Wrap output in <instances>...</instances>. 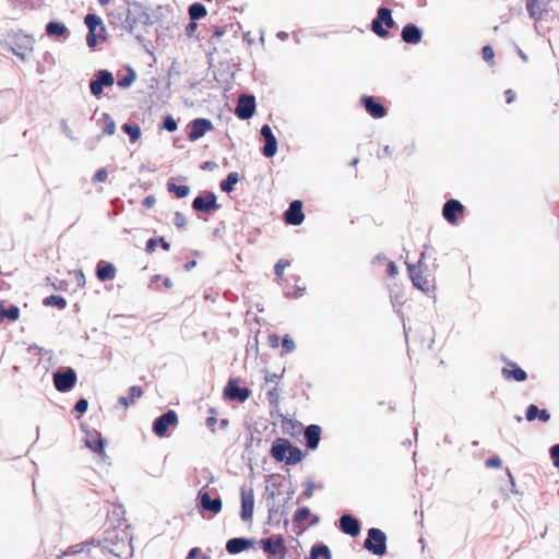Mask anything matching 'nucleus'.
Returning <instances> with one entry per match:
<instances>
[{
  "mask_svg": "<svg viewBox=\"0 0 559 559\" xmlns=\"http://www.w3.org/2000/svg\"><path fill=\"white\" fill-rule=\"evenodd\" d=\"M108 173L105 168L98 169L93 176V182H104L107 180Z\"/></svg>",
  "mask_w": 559,
  "mask_h": 559,
  "instance_id": "nucleus-49",
  "label": "nucleus"
},
{
  "mask_svg": "<svg viewBox=\"0 0 559 559\" xmlns=\"http://www.w3.org/2000/svg\"><path fill=\"white\" fill-rule=\"evenodd\" d=\"M82 550H83V547L71 546L59 558H62L63 556L75 555V554L81 552Z\"/></svg>",
  "mask_w": 559,
  "mask_h": 559,
  "instance_id": "nucleus-54",
  "label": "nucleus"
},
{
  "mask_svg": "<svg viewBox=\"0 0 559 559\" xmlns=\"http://www.w3.org/2000/svg\"><path fill=\"white\" fill-rule=\"evenodd\" d=\"M224 396L229 401L245 402L250 396V390L240 388L237 380H229L224 388Z\"/></svg>",
  "mask_w": 559,
  "mask_h": 559,
  "instance_id": "nucleus-13",
  "label": "nucleus"
},
{
  "mask_svg": "<svg viewBox=\"0 0 559 559\" xmlns=\"http://www.w3.org/2000/svg\"><path fill=\"white\" fill-rule=\"evenodd\" d=\"M255 110V98L253 95L242 94L237 100L235 114L239 119L247 120L251 118Z\"/></svg>",
  "mask_w": 559,
  "mask_h": 559,
  "instance_id": "nucleus-9",
  "label": "nucleus"
},
{
  "mask_svg": "<svg viewBox=\"0 0 559 559\" xmlns=\"http://www.w3.org/2000/svg\"><path fill=\"white\" fill-rule=\"evenodd\" d=\"M266 395H267V400H269L271 405H274V406L278 405L280 396H278V392H277L276 388H273V389L269 390Z\"/></svg>",
  "mask_w": 559,
  "mask_h": 559,
  "instance_id": "nucleus-47",
  "label": "nucleus"
},
{
  "mask_svg": "<svg viewBox=\"0 0 559 559\" xmlns=\"http://www.w3.org/2000/svg\"><path fill=\"white\" fill-rule=\"evenodd\" d=\"M282 427L285 433L294 435L295 432H300L302 425L292 419H285L283 420Z\"/></svg>",
  "mask_w": 559,
  "mask_h": 559,
  "instance_id": "nucleus-39",
  "label": "nucleus"
},
{
  "mask_svg": "<svg viewBox=\"0 0 559 559\" xmlns=\"http://www.w3.org/2000/svg\"><path fill=\"white\" fill-rule=\"evenodd\" d=\"M157 242H158V240L156 238L148 239L146 242V248H145L146 252L153 253L156 249Z\"/></svg>",
  "mask_w": 559,
  "mask_h": 559,
  "instance_id": "nucleus-53",
  "label": "nucleus"
},
{
  "mask_svg": "<svg viewBox=\"0 0 559 559\" xmlns=\"http://www.w3.org/2000/svg\"><path fill=\"white\" fill-rule=\"evenodd\" d=\"M486 467H500L501 466V460L498 456H493L488 459L485 462Z\"/></svg>",
  "mask_w": 559,
  "mask_h": 559,
  "instance_id": "nucleus-52",
  "label": "nucleus"
},
{
  "mask_svg": "<svg viewBox=\"0 0 559 559\" xmlns=\"http://www.w3.org/2000/svg\"><path fill=\"white\" fill-rule=\"evenodd\" d=\"M114 82L112 74L106 70H102L90 84L91 93L98 97L102 95L104 86H111Z\"/></svg>",
  "mask_w": 559,
  "mask_h": 559,
  "instance_id": "nucleus-15",
  "label": "nucleus"
},
{
  "mask_svg": "<svg viewBox=\"0 0 559 559\" xmlns=\"http://www.w3.org/2000/svg\"><path fill=\"white\" fill-rule=\"evenodd\" d=\"M331 559V551L325 545H317L311 548L310 556L306 559Z\"/></svg>",
  "mask_w": 559,
  "mask_h": 559,
  "instance_id": "nucleus-32",
  "label": "nucleus"
},
{
  "mask_svg": "<svg viewBox=\"0 0 559 559\" xmlns=\"http://www.w3.org/2000/svg\"><path fill=\"white\" fill-rule=\"evenodd\" d=\"M122 130L130 136V141L135 143L141 138V129L138 124L124 123Z\"/></svg>",
  "mask_w": 559,
  "mask_h": 559,
  "instance_id": "nucleus-38",
  "label": "nucleus"
},
{
  "mask_svg": "<svg viewBox=\"0 0 559 559\" xmlns=\"http://www.w3.org/2000/svg\"><path fill=\"white\" fill-rule=\"evenodd\" d=\"M102 120H103V128H102V133L99 135V138L102 136H106V135H112L116 131V122L115 120L110 117L109 114H103V117H102Z\"/></svg>",
  "mask_w": 559,
  "mask_h": 559,
  "instance_id": "nucleus-31",
  "label": "nucleus"
},
{
  "mask_svg": "<svg viewBox=\"0 0 559 559\" xmlns=\"http://www.w3.org/2000/svg\"><path fill=\"white\" fill-rule=\"evenodd\" d=\"M129 394H130V399L135 402L136 399H140L142 397L143 395V390L141 386L139 385H132L130 389H129Z\"/></svg>",
  "mask_w": 559,
  "mask_h": 559,
  "instance_id": "nucleus-46",
  "label": "nucleus"
},
{
  "mask_svg": "<svg viewBox=\"0 0 559 559\" xmlns=\"http://www.w3.org/2000/svg\"><path fill=\"white\" fill-rule=\"evenodd\" d=\"M361 103L364 104L366 110L373 117V118H382L384 117V106L376 103L374 98L372 96H362Z\"/></svg>",
  "mask_w": 559,
  "mask_h": 559,
  "instance_id": "nucleus-24",
  "label": "nucleus"
},
{
  "mask_svg": "<svg viewBox=\"0 0 559 559\" xmlns=\"http://www.w3.org/2000/svg\"><path fill=\"white\" fill-rule=\"evenodd\" d=\"M538 418L540 421L546 423L549 420L550 415L547 409H538L534 404H531L526 409V419L533 421Z\"/></svg>",
  "mask_w": 559,
  "mask_h": 559,
  "instance_id": "nucleus-28",
  "label": "nucleus"
},
{
  "mask_svg": "<svg viewBox=\"0 0 559 559\" xmlns=\"http://www.w3.org/2000/svg\"><path fill=\"white\" fill-rule=\"evenodd\" d=\"M261 134L264 138L265 145L263 147V154L266 157H272L276 154L277 151V141L274 136L269 124H264L261 128Z\"/></svg>",
  "mask_w": 559,
  "mask_h": 559,
  "instance_id": "nucleus-20",
  "label": "nucleus"
},
{
  "mask_svg": "<svg viewBox=\"0 0 559 559\" xmlns=\"http://www.w3.org/2000/svg\"><path fill=\"white\" fill-rule=\"evenodd\" d=\"M394 25V21L391 15V11L386 9V28H390Z\"/></svg>",
  "mask_w": 559,
  "mask_h": 559,
  "instance_id": "nucleus-62",
  "label": "nucleus"
},
{
  "mask_svg": "<svg viewBox=\"0 0 559 559\" xmlns=\"http://www.w3.org/2000/svg\"><path fill=\"white\" fill-rule=\"evenodd\" d=\"M504 95H506V102L508 104H511V103H513L515 100L516 96H515V93L512 90H507L504 92Z\"/></svg>",
  "mask_w": 559,
  "mask_h": 559,
  "instance_id": "nucleus-59",
  "label": "nucleus"
},
{
  "mask_svg": "<svg viewBox=\"0 0 559 559\" xmlns=\"http://www.w3.org/2000/svg\"><path fill=\"white\" fill-rule=\"evenodd\" d=\"M254 509V496L252 489L241 491V512L240 516L243 521L252 519Z\"/></svg>",
  "mask_w": 559,
  "mask_h": 559,
  "instance_id": "nucleus-19",
  "label": "nucleus"
},
{
  "mask_svg": "<svg viewBox=\"0 0 559 559\" xmlns=\"http://www.w3.org/2000/svg\"><path fill=\"white\" fill-rule=\"evenodd\" d=\"M116 267L111 263L99 262L96 269V276L99 281H111L116 277Z\"/></svg>",
  "mask_w": 559,
  "mask_h": 559,
  "instance_id": "nucleus-25",
  "label": "nucleus"
},
{
  "mask_svg": "<svg viewBox=\"0 0 559 559\" xmlns=\"http://www.w3.org/2000/svg\"><path fill=\"white\" fill-rule=\"evenodd\" d=\"M322 429L319 425H310L305 429V438L307 447L310 450H316L321 439Z\"/></svg>",
  "mask_w": 559,
  "mask_h": 559,
  "instance_id": "nucleus-23",
  "label": "nucleus"
},
{
  "mask_svg": "<svg viewBox=\"0 0 559 559\" xmlns=\"http://www.w3.org/2000/svg\"><path fill=\"white\" fill-rule=\"evenodd\" d=\"M157 240L164 250L168 251L170 249V243L167 242L163 237L158 238Z\"/></svg>",
  "mask_w": 559,
  "mask_h": 559,
  "instance_id": "nucleus-63",
  "label": "nucleus"
},
{
  "mask_svg": "<svg viewBox=\"0 0 559 559\" xmlns=\"http://www.w3.org/2000/svg\"><path fill=\"white\" fill-rule=\"evenodd\" d=\"M189 15L192 21L200 20L206 15V9L203 4L195 2L189 7Z\"/></svg>",
  "mask_w": 559,
  "mask_h": 559,
  "instance_id": "nucleus-36",
  "label": "nucleus"
},
{
  "mask_svg": "<svg viewBox=\"0 0 559 559\" xmlns=\"http://www.w3.org/2000/svg\"><path fill=\"white\" fill-rule=\"evenodd\" d=\"M502 377L507 380L523 382L527 379V373L514 361L507 360L506 366L501 370Z\"/></svg>",
  "mask_w": 559,
  "mask_h": 559,
  "instance_id": "nucleus-17",
  "label": "nucleus"
},
{
  "mask_svg": "<svg viewBox=\"0 0 559 559\" xmlns=\"http://www.w3.org/2000/svg\"><path fill=\"white\" fill-rule=\"evenodd\" d=\"M86 447L100 455L105 454V439L97 431H88L85 439Z\"/></svg>",
  "mask_w": 559,
  "mask_h": 559,
  "instance_id": "nucleus-22",
  "label": "nucleus"
},
{
  "mask_svg": "<svg viewBox=\"0 0 559 559\" xmlns=\"http://www.w3.org/2000/svg\"><path fill=\"white\" fill-rule=\"evenodd\" d=\"M267 340H269V344H270L273 348L278 347V345H280V337H278L276 334H271V335H269Z\"/></svg>",
  "mask_w": 559,
  "mask_h": 559,
  "instance_id": "nucleus-57",
  "label": "nucleus"
},
{
  "mask_svg": "<svg viewBox=\"0 0 559 559\" xmlns=\"http://www.w3.org/2000/svg\"><path fill=\"white\" fill-rule=\"evenodd\" d=\"M163 127L169 132H174L178 128L176 120L171 116L165 117Z\"/></svg>",
  "mask_w": 559,
  "mask_h": 559,
  "instance_id": "nucleus-45",
  "label": "nucleus"
},
{
  "mask_svg": "<svg viewBox=\"0 0 559 559\" xmlns=\"http://www.w3.org/2000/svg\"><path fill=\"white\" fill-rule=\"evenodd\" d=\"M483 59L492 64L495 59V51L490 46H484L481 49Z\"/></svg>",
  "mask_w": 559,
  "mask_h": 559,
  "instance_id": "nucleus-44",
  "label": "nucleus"
},
{
  "mask_svg": "<svg viewBox=\"0 0 559 559\" xmlns=\"http://www.w3.org/2000/svg\"><path fill=\"white\" fill-rule=\"evenodd\" d=\"M44 306L56 307L58 309H64L67 307V300L60 295H50L43 300Z\"/></svg>",
  "mask_w": 559,
  "mask_h": 559,
  "instance_id": "nucleus-34",
  "label": "nucleus"
},
{
  "mask_svg": "<svg viewBox=\"0 0 559 559\" xmlns=\"http://www.w3.org/2000/svg\"><path fill=\"white\" fill-rule=\"evenodd\" d=\"M550 456L554 465L559 468V443L550 449Z\"/></svg>",
  "mask_w": 559,
  "mask_h": 559,
  "instance_id": "nucleus-50",
  "label": "nucleus"
},
{
  "mask_svg": "<svg viewBox=\"0 0 559 559\" xmlns=\"http://www.w3.org/2000/svg\"><path fill=\"white\" fill-rule=\"evenodd\" d=\"M167 190L175 193L179 199L186 198L190 192V188L188 186H178L173 181L167 183Z\"/></svg>",
  "mask_w": 559,
  "mask_h": 559,
  "instance_id": "nucleus-37",
  "label": "nucleus"
},
{
  "mask_svg": "<svg viewBox=\"0 0 559 559\" xmlns=\"http://www.w3.org/2000/svg\"><path fill=\"white\" fill-rule=\"evenodd\" d=\"M464 210L465 209L460 201L451 199L444 203L442 215L448 223L454 225L459 222V217L463 215Z\"/></svg>",
  "mask_w": 559,
  "mask_h": 559,
  "instance_id": "nucleus-11",
  "label": "nucleus"
},
{
  "mask_svg": "<svg viewBox=\"0 0 559 559\" xmlns=\"http://www.w3.org/2000/svg\"><path fill=\"white\" fill-rule=\"evenodd\" d=\"M271 455L277 462L297 464L302 460V452L299 448L292 445L285 438H277L271 448Z\"/></svg>",
  "mask_w": 559,
  "mask_h": 559,
  "instance_id": "nucleus-1",
  "label": "nucleus"
},
{
  "mask_svg": "<svg viewBox=\"0 0 559 559\" xmlns=\"http://www.w3.org/2000/svg\"><path fill=\"white\" fill-rule=\"evenodd\" d=\"M174 224L178 227V228H183L186 227L187 225V218L186 216L180 213V212H176L175 213V217H174Z\"/></svg>",
  "mask_w": 559,
  "mask_h": 559,
  "instance_id": "nucleus-48",
  "label": "nucleus"
},
{
  "mask_svg": "<svg viewBox=\"0 0 559 559\" xmlns=\"http://www.w3.org/2000/svg\"><path fill=\"white\" fill-rule=\"evenodd\" d=\"M213 129V124L209 119L205 118H197L190 124V132L188 138L190 141L194 142L201 139L206 132Z\"/></svg>",
  "mask_w": 559,
  "mask_h": 559,
  "instance_id": "nucleus-14",
  "label": "nucleus"
},
{
  "mask_svg": "<svg viewBox=\"0 0 559 559\" xmlns=\"http://www.w3.org/2000/svg\"><path fill=\"white\" fill-rule=\"evenodd\" d=\"M178 425V415L175 411L170 409L157 417L153 424V432L157 437H165L170 427Z\"/></svg>",
  "mask_w": 559,
  "mask_h": 559,
  "instance_id": "nucleus-6",
  "label": "nucleus"
},
{
  "mask_svg": "<svg viewBox=\"0 0 559 559\" xmlns=\"http://www.w3.org/2000/svg\"><path fill=\"white\" fill-rule=\"evenodd\" d=\"M262 550L269 558L284 559L287 555V547L285 546V538L283 535H272L259 542Z\"/></svg>",
  "mask_w": 559,
  "mask_h": 559,
  "instance_id": "nucleus-3",
  "label": "nucleus"
},
{
  "mask_svg": "<svg viewBox=\"0 0 559 559\" xmlns=\"http://www.w3.org/2000/svg\"><path fill=\"white\" fill-rule=\"evenodd\" d=\"M284 218L286 224L298 226L304 219L305 215L302 212V202L300 200H295L289 204L288 210L284 214Z\"/></svg>",
  "mask_w": 559,
  "mask_h": 559,
  "instance_id": "nucleus-16",
  "label": "nucleus"
},
{
  "mask_svg": "<svg viewBox=\"0 0 559 559\" xmlns=\"http://www.w3.org/2000/svg\"><path fill=\"white\" fill-rule=\"evenodd\" d=\"M238 181L239 175L237 173H229L227 178L221 182V189L226 193H230Z\"/></svg>",
  "mask_w": 559,
  "mask_h": 559,
  "instance_id": "nucleus-35",
  "label": "nucleus"
},
{
  "mask_svg": "<svg viewBox=\"0 0 559 559\" xmlns=\"http://www.w3.org/2000/svg\"><path fill=\"white\" fill-rule=\"evenodd\" d=\"M310 516V510L307 507L298 508L294 514V522L302 525Z\"/></svg>",
  "mask_w": 559,
  "mask_h": 559,
  "instance_id": "nucleus-40",
  "label": "nucleus"
},
{
  "mask_svg": "<svg viewBox=\"0 0 559 559\" xmlns=\"http://www.w3.org/2000/svg\"><path fill=\"white\" fill-rule=\"evenodd\" d=\"M551 0H526V10L528 15L535 22L544 20L549 12Z\"/></svg>",
  "mask_w": 559,
  "mask_h": 559,
  "instance_id": "nucleus-10",
  "label": "nucleus"
},
{
  "mask_svg": "<svg viewBox=\"0 0 559 559\" xmlns=\"http://www.w3.org/2000/svg\"><path fill=\"white\" fill-rule=\"evenodd\" d=\"M46 33L49 36H66L69 32L64 24L59 22H49L46 26Z\"/></svg>",
  "mask_w": 559,
  "mask_h": 559,
  "instance_id": "nucleus-30",
  "label": "nucleus"
},
{
  "mask_svg": "<svg viewBox=\"0 0 559 559\" xmlns=\"http://www.w3.org/2000/svg\"><path fill=\"white\" fill-rule=\"evenodd\" d=\"M364 547L374 555H384V533L379 528H370Z\"/></svg>",
  "mask_w": 559,
  "mask_h": 559,
  "instance_id": "nucleus-8",
  "label": "nucleus"
},
{
  "mask_svg": "<svg viewBox=\"0 0 559 559\" xmlns=\"http://www.w3.org/2000/svg\"><path fill=\"white\" fill-rule=\"evenodd\" d=\"M118 403L123 407V408H128L130 407V405H132L134 402L130 399V397H126V396H120L119 400H118Z\"/></svg>",
  "mask_w": 559,
  "mask_h": 559,
  "instance_id": "nucleus-56",
  "label": "nucleus"
},
{
  "mask_svg": "<svg viewBox=\"0 0 559 559\" xmlns=\"http://www.w3.org/2000/svg\"><path fill=\"white\" fill-rule=\"evenodd\" d=\"M402 38L407 44H418L421 40V32L414 24H407L402 31Z\"/></svg>",
  "mask_w": 559,
  "mask_h": 559,
  "instance_id": "nucleus-26",
  "label": "nucleus"
},
{
  "mask_svg": "<svg viewBox=\"0 0 559 559\" xmlns=\"http://www.w3.org/2000/svg\"><path fill=\"white\" fill-rule=\"evenodd\" d=\"M251 540L246 538H231L226 544V550L229 554H239L251 546Z\"/></svg>",
  "mask_w": 559,
  "mask_h": 559,
  "instance_id": "nucleus-27",
  "label": "nucleus"
},
{
  "mask_svg": "<svg viewBox=\"0 0 559 559\" xmlns=\"http://www.w3.org/2000/svg\"><path fill=\"white\" fill-rule=\"evenodd\" d=\"M384 7L378 9L377 17L372 22V31L380 37H384Z\"/></svg>",
  "mask_w": 559,
  "mask_h": 559,
  "instance_id": "nucleus-33",
  "label": "nucleus"
},
{
  "mask_svg": "<svg viewBox=\"0 0 559 559\" xmlns=\"http://www.w3.org/2000/svg\"><path fill=\"white\" fill-rule=\"evenodd\" d=\"M201 555V550L199 548H192L188 554V559H195Z\"/></svg>",
  "mask_w": 559,
  "mask_h": 559,
  "instance_id": "nucleus-61",
  "label": "nucleus"
},
{
  "mask_svg": "<svg viewBox=\"0 0 559 559\" xmlns=\"http://www.w3.org/2000/svg\"><path fill=\"white\" fill-rule=\"evenodd\" d=\"M210 416H207L205 424L211 429L212 432H215V425L217 423V411L213 407L209 409Z\"/></svg>",
  "mask_w": 559,
  "mask_h": 559,
  "instance_id": "nucleus-43",
  "label": "nucleus"
},
{
  "mask_svg": "<svg viewBox=\"0 0 559 559\" xmlns=\"http://www.w3.org/2000/svg\"><path fill=\"white\" fill-rule=\"evenodd\" d=\"M198 499L200 501V506L202 507V509L210 511L214 514L221 512L223 506L221 498L217 497L212 499L210 492L206 491L204 488H202L199 491Z\"/></svg>",
  "mask_w": 559,
  "mask_h": 559,
  "instance_id": "nucleus-18",
  "label": "nucleus"
},
{
  "mask_svg": "<svg viewBox=\"0 0 559 559\" xmlns=\"http://www.w3.org/2000/svg\"><path fill=\"white\" fill-rule=\"evenodd\" d=\"M11 46L14 55L24 58L27 52L33 50L34 38L19 31L11 36Z\"/></svg>",
  "mask_w": 559,
  "mask_h": 559,
  "instance_id": "nucleus-5",
  "label": "nucleus"
},
{
  "mask_svg": "<svg viewBox=\"0 0 559 559\" xmlns=\"http://www.w3.org/2000/svg\"><path fill=\"white\" fill-rule=\"evenodd\" d=\"M88 407V402L85 399H81L76 402L74 409L81 414L85 413Z\"/></svg>",
  "mask_w": 559,
  "mask_h": 559,
  "instance_id": "nucleus-51",
  "label": "nucleus"
},
{
  "mask_svg": "<svg viewBox=\"0 0 559 559\" xmlns=\"http://www.w3.org/2000/svg\"><path fill=\"white\" fill-rule=\"evenodd\" d=\"M423 259L424 254H421L417 265L408 266V271L413 284L423 292H429L433 286V281L431 275L427 272L426 267L424 269Z\"/></svg>",
  "mask_w": 559,
  "mask_h": 559,
  "instance_id": "nucleus-4",
  "label": "nucleus"
},
{
  "mask_svg": "<svg viewBox=\"0 0 559 559\" xmlns=\"http://www.w3.org/2000/svg\"><path fill=\"white\" fill-rule=\"evenodd\" d=\"M84 23L88 28L86 43L90 48H94L97 41H105L107 39V31L102 19L93 13H88L84 17Z\"/></svg>",
  "mask_w": 559,
  "mask_h": 559,
  "instance_id": "nucleus-2",
  "label": "nucleus"
},
{
  "mask_svg": "<svg viewBox=\"0 0 559 559\" xmlns=\"http://www.w3.org/2000/svg\"><path fill=\"white\" fill-rule=\"evenodd\" d=\"M192 207L198 212L211 213L219 209V204H217L216 195L213 192H207L197 197L192 202Z\"/></svg>",
  "mask_w": 559,
  "mask_h": 559,
  "instance_id": "nucleus-12",
  "label": "nucleus"
},
{
  "mask_svg": "<svg viewBox=\"0 0 559 559\" xmlns=\"http://www.w3.org/2000/svg\"><path fill=\"white\" fill-rule=\"evenodd\" d=\"M290 265V262L285 259H281L277 261V263L274 266L275 274L278 280L283 278L284 270Z\"/></svg>",
  "mask_w": 559,
  "mask_h": 559,
  "instance_id": "nucleus-41",
  "label": "nucleus"
},
{
  "mask_svg": "<svg viewBox=\"0 0 559 559\" xmlns=\"http://www.w3.org/2000/svg\"><path fill=\"white\" fill-rule=\"evenodd\" d=\"M155 203V198L153 195H148L146 197L144 200H143V205L145 207H151L153 206Z\"/></svg>",
  "mask_w": 559,
  "mask_h": 559,
  "instance_id": "nucleus-60",
  "label": "nucleus"
},
{
  "mask_svg": "<svg viewBox=\"0 0 559 559\" xmlns=\"http://www.w3.org/2000/svg\"><path fill=\"white\" fill-rule=\"evenodd\" d=\"M340 527L345 534L350 535L353 537L359 535L360 533L359 521L349 514L341 516Z\"/></svg>",
  "mask_w": 559,
  "mask_h": 559,
  "instance_id": "nucleus-21",
  "label": "nucleus"
},
{
  "mask_svg": "<svg viewBox=\"0 0 559 559\" xmlns=\"http://www.w3.org/2000/svg\"><path fill=\"white\" fill-rule=\"evenodd\" d=\"M134 80V75H128V76H124L123 79L119 80L118 81V85L120 87H127L129 86Z\"/></svg>",
  "mask_w": 559,
  "mask_h": 559,
  "instance_id": "nucleus-55",
  "label": "nucleus"
},
{
  "mask_svg": "<svg viewBox=\"0 0 559 559\" xmlns=\"http://www.w3.org/2000/svg\"><path fill=\"white\" fill-rule=\"evenodd\" d=\"M283 354H289L295 350L296 345L289 335H285L282 340Z\"/></svg>",
  "mask_w": 559,
  "mask_h": 559,
  "instance_id": "nucleus-42",
  "label": "nucleus"
},
{
  "mask_svg": "<svg viewBox=\"0 0 559 559\" xmlns=\"http://www.w3.org/2000/svg\"><path fill=\"white\" fill-rule=\"evenodd\" d=\"M225 34V29L221 27H214V36L219 37Z\"/></svg>",
  "mask_w": 559,
  "mask_h": 559,
  "instance_id": "nucleus-64",
  "label": "nucleus"
},
{
  "mask_svg": "<svg viewBox=\"0 0 559 559\" xmlns=\"http://www.w3.org/2000/svg\"><path fill=\"white\" fill-rule=\"evenodd\" d=\"M78 377L72 368L53 373V384L59 392L70 391L76 383Z\"/></svg>",
  "mask_w": 559,
  "mask_h": 559,
  "instance_id": "nucleus-7",
  "label": "nucleus"
},
{
  "mask_svg": "<svg viewBox=\"0 0 559 559\" xmlns=\"http://www.w3.org/2000/svg\"><path fill=\"white\" fill-rule=\"evenodd\" d=\"M313 491H314V484L313 483H308L307 486H306V489L304 491V496L306 498H311L312 495H313Z\"/></svg>",
  "mask_w": 559,
  "mask_h": 559,
  "instance_id": "nucleus-58",
  "label": "nucleus"
},
{
  "mask_svg": "<svg viewBox=\"0 0 559 559\" xmlns=\"http://www.w3.org/2000/svg\"><path fill=\"white\" fill-rule=\"evenodd\" d=\"M9 319L10 321H17L20 318V309L17 306H10L5 308L4 301H0V319Z\"/></svg>",
  "mask_w": 559,
  "mask_h": 559,
  "instance_id": "nucleus-29",
  "label": "nucleus"
}]
</instances>
